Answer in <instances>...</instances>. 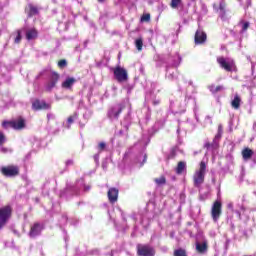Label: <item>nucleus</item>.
Returning <instances> with one entry per match:
<instances>
[{"label": "nucleus", "mask_w": 256, "mask_h": 256, "mask_svg": "<svg viewBox=\"0 0 256 256\" xmlns=\"http://www.w3.org/2000/svg\"><path fill=\"white\" fill-rule=\"evenodd\" d=\"M227 209H230L231 211H233V203L227 204Z\"/></svg>", "instance_id": "obj_36"}, {"label": "nucleus", "mask_w": 256, "mask_h": 256, "mask_svg": "<svg viewBox=\"0 0 256 256\" xmlns=\"http://www.w3.org/2000/svg\"><path fill=\"white\" fill-rule=\"evenodd\" d=\"M218 130L221 131V126L218 127Z\"/></svg>", "instance_id": "obj_40"}, {"label": "nucleus", "mask_w": 256, "mask_h": 256, "mask_svg": "<svg viewBox=\"0 0 256 256\" xmlns=\"http://www.w3.org/2000/svg\"><path fill=\"white\" fill-rule=\"evenodd\" d=\"M249 22H244L242 25V33H245V31H247V29H249Z\"/></svg>", "instance_id": "obj_31"}, {"label": "nucleus", "mask_w": 256, "mask_h": 256, "mask_svg": "<svg viewBox=\"0 0 256 256\" xmlns=\"http://www.w3.org/2000/svg\"><path fill=\"white\" fill-rule=\"evenodd\" d=\"M231 107L233 109H239V107H241V97L238 94L234 96V99L231 102Z\"/></svg>", "instance_id": "obj_20"}, {"label": "nucleus", "mask_w": 256, "mask_h": 256, "mask_svg": "<svg viewBox=\"0 0 256 256\" xmlns=\"http://www.w3.org/2000/svg\"><path fill=\"white\" fill-rule=\"evenodd\" d=\"M51 106L50 104H48L45 101H41L39 99H36L33 103H32V109L34 111H41L43 109H50Z\"/></svg>", "instance_id": "obj_10"}, {"label": "nucleus", "mask_w": 256, "mask_h": 256, "mask_svg": "<svg viewBox=\"0 0 256 256\" xmlns=\"http://www.w3.org/2000/svg\"><path fill=\"white\" fill-rule=\"evenodd\" d=\"M75 83H77V80L73 77H68L66 78V80L62 83V88L63 89H71V87H73V85H75Z\"/></svg>", "instance_id": "obj_17"}, {"label": "nucleus", "mask_w": 256, "mask_h": 256, "mask_svg": "<svg viewBox=\"0 0 256 256\" xmlns=\"http://www.w3.org/2000/svg\"><path fill=\"white\" fill-rule=\"evenodd\" d=\"M242 157L245 161H248V159H251V157H253V150H251L250 148H245L244 150H242Z\"/></svg>", "instance_id": "obj_21"}, {"label": "nucleus", "mask_w": 256, "mask_h": 256, "mask_svg": "<svg viewBox=\"0 0 256 256\" xmlns=\"http://www.w3.org/2000/svg\"><path fill=\"white\" fill-rule=\"evenodd\" d=\"M41 231H43V225H41L39 222H36L31 226L29 235L30 237H37V235H41Z\"/></svg>", "instance_id": "obj_13"}, {"label": "nucleus", "mask_w": 256, "mask_h": 256, "mask_svg": "<svg viewBox=\"0 0 256 256\" xmlns=\"http://www.w3.org/2000/svg\"><path fill=\"white\" fill-rule=\"evenodd\" d=\"M207 41V33L203 32V30H197L194 36L195 45H203Z\"/></svg>", "instance_id": "obj_8"}, {"label": "nucleus", "mask_w": 256, "mask_h": 256, "mask_svg": "<svg viewBox=\"0 0 256 256\" xmlns=\"http://www.w3.org/2000/svg\"><path fill=\"white\" fill-rule=\"evenodd\" d=\"M125 109V106L119 105L118 109L117 108H111L108 112V117L110 119H119V115L123 113V110Z\"/></svg>", "instance_id": "obj_12"}, {"label": "nucleus", "mask_w": 256, "mask_h": 256, "mask_svg": "<svg viewBox=\"0 0 256 256\" xmlns=\"http://www.w3.org/2000/svg\"><path fill=\"white\" fill-rule=\"evenodd\" d=\"M99 3H105L107 0H97Z\"/></svg>", "instance_id": "obj_38"}, {"label": "nucleus", "mask_w": 256, "mask_h": 256, "mask_svg": "<svg viewBox=\"0 0 256 256\" xmlns=\"http://www.w3.org/2000/svg\"><path fill=\"white\" fill-rule=\"evenodd\" d=\"M204 147L205 149H211V147H213V144H211L210 142H206Z\"/></svg>", "instance_id": "obj_33"}, {"label": "nucleus", "mask_w": 256, "mask_h": 256, "mask_svg": "<svg viewBox=\"0 0 256 256\" xmlns=\"http://www.w3.org/2000/svg\"><path fill=\"white\" fill-rule=\"evenodd\" d=\"M13 125H14L13 120H11V121L5 120V121L2 122V127H3L4 129H9V127H10L11 129H13Z\"/></svg>", "instance_id": "obj_24"}, {"label": "nucleus", "mask_w": 256, "mask_h": 256, "mask_svg": "<svg viewBox=\"0 0 256 256\" xmlns=\"http://www.w3.org/2000/svg\"><path fill=\"white\" fill-rule=\"evenodd\" d=\"M159 103H160L159 100H157L153 102V105H159Z\"/></svg>", "instance_id": "obj_37"}, {"label": "nucleus", "mask_w": 256, "mask_h": 256, "mask_svg": "<svg viewBox=\"0 0 256 256\" xmlns=\"http://www.w3.org/2000/svg\"><path fill=\"white\" fill-rule=\"evenodd\" d=\"M0 173L4 177H18V175L21 173V170L17 165H7L1 168Z\"/></svg>", "instance_id": "obj_4"}, {"label": "nucleus", "mask_w": 256, "mask_h": 256, "mask_svg": "<svg viewBox=\"0 0 256 256\" xmlns=\"http://www.w3.org/2000/svg\"><path fill=\"white\" fill-rule=\"evenodd\" d=\"M21 39H23L22 36H21V30H17V36H16L14 42L16 44H19V43H21Z\"/></svg>", "instance_id": "obj_29"}, {"label": "nucleus", "mask_w": 256, "mask_h": 256, "mask_svg": "<svg viewBox=\"0 0 256 256\" xmlns=\"http://www.w3.org/2000/svg\"><path fill=\"white\" fill-rule=\"evenodd\" d=\"M222 214H223V203H221V201L219 200L214 201L211 208L212 221H214V223H217V221L221 219Z\"/></svg>", "instance_id": "obj_3"}, {"label": "nucleus", "mask_w": 256, "mask_h": 256, "mask_svg": "<svg viewBox=\"0 0 256 256\" xmlns=\"http://www.w3.org/2000/svg\"><path fill=\"white\" fill-rule=\"evenodd\" d=\"M154 182L158 185H165V183H167V179L165 176H161L160 178H155Z\"/></svg>", "instance_id": "obj_26"}, {"label": "nucleus", "mask_w": 256, "mask_h": 256, "mask_svg": "<svg viewBox=\"0 0 256 256\" xmlns=\"http://www.w3.org/2000/svg\"><path fill=\"white\" fill-rule=\"evenodd\" d=\"M140 21H141L142 23H149V21H151V14H149V13L143 14V15L141 16Z\"/></svg>", "instance_id": "obj_25"}, {"label": "nucleus", "mask_w": 256, "mask_h": 256, "mask_svg": "<svg viewBox=\"0 0 256 256\" xmlns=\"http://www.w3.org/2000/svg\"><path fill=\"white\" fill-rule=\"evenodd\" d=\"M13 216V207L6 205L0 208V229H3L7 225V221Z\"/></svg>", "instance_id": "obj_2"}, {"label": "nucleus", "mask_w": 256, "mask_h": 256, "mask_svg": "<svg viewBox=\"0 0 256 256\" xmlns=\"http://www.w3.org/2000/svg\"><path fill=\"white\" fill-rule=\"evenodd\" d=\"M0 35H1V30H0Z\"/></svg>", "instance_id": "obj_42"}, {"label": "nucleus", "mask_w": 256, "mask_h": 256, "mask_svg": "<svg viewBox=\"0 0 256 256\" xmlns=\"http://www.w3.org/2000/svg\"><path fill=\"white\" fill-rule=\"evenodd\" d=\"M147 161V155H144V163Z\"/></svg>", "instance_id": "obj_39"}, {"label": "nucleus", "mask_w": 256, "mask_h": 256, "mask_svg": "<svg viewBox=\"0 0 256 256\" xmlns=\"http://www.w3.org/2000/svg\"><path fill=\"white\" fill-rule=\"evenodd\" d=\"M205 173H207V164L205 161H201L199 169L193 175L194 187H201L205 183Z\"/></svg>", "instance_id": "obj_1"}, {"label": "nucleus", "mask_w": 256, "mask_h": 256, "mask_svg": "<svg viewBox=\"0 0 256 256\" xmlns=\"http://www.w3.org/2000/svg\"><path fill=\"white\" fill-rule=\"evenodd\" d=\"M106 147H107V144H105V142H100V143L98 144V149H99L100 153L103 152V151H105V148H106Z\"/></svg>", "instance_id": "obj_30"}, {"label": "nucleus", "mask_w": 256, "mask_h": 256, "mask_svg": "<svg viewBox=\"0 0 256 256\" xmlns=\"http://www.w3.org/2000/svg\"><path fill=\"white\" fill-rule=\"evenodd\" d=\"M67 121H68L69 125H71V124H73V122L75 120H74L73 116H70V117H68Z\"/></svg>", "instance_id": "obj_34"}, {"label": "nucleus", "mask_w": 256, "mask_h": 256, "mask_svg": "<svg viewBox=\"0 0 256 256\" xmlns=\"http://www.w3.org/2000/svg\"><path fill=\"white\" fill-rule=\"evenodd\" d=\"M114 79L118 81V83H124V81L129 80V74L127 70L121 66H117L113 69Z\"/></svg>", "instance_id": "obj_6"}, {"label": "nucleus", "mask_w": 256, "mask_h": 256, "mask_svg": "<svg viewBox=\"0 0 256 256\" xmlns=\"http://www.w3.org/2000/svg\"><path fill=\"white\" fill-rule=\"evenodd\" d=\"M217 63L220 65L224 71H227L228 73H231L233 71V66H231V63L227 62L225 57L220 56L217 58Z\"/></svg>", "instance_id": "obj_11"}, {"label": "nucleus", "mask_w": 256, "mask_h": 256, "mask_svg": "<svg viewBox=\"0 0 256 256\" xmlns=\"http://www.w3.org/2000/svg\"><path fill=\"white\" fill-rule=\"evenodd\" d=\"M137 255L138 256H155V248L149 244H137Z\"/></svg>", "instance_id": "obj_5"}, {"label": "nucleus", "mask_w": 256, "mask_h": 256, "mask_svg": "<svg viewBox=\"0 0 256 256\" xmlns=\"http://www.w3.org/2000/svg\"><path fill=\"white\" fill-rule=\"evenodd\" d=\"M135 46L138 51H143V39L142 38L136 39Z\"/></svg>", "instance_id": "obj_23"}, {"label": "nucleus", "mask_w": 256, "mask_h": 256, "mask_svg": "<svg viewBox=\"0 0 256 256\" xmlns=\"http://www.w3.org/2000/svg\"><path fill=\"white\" fill-rule=\"evenodd\" d=\"M13 122V129L15 131H21L26 127L25 120L23 119V117H19L17 120H13Z\"/></svg>", "instance_id": "obj_15"}, {"label": "nucleus", "mask_w": 256, "mask_h": 256, "mask_svg": "<svg viewBox=\"0 0 256 256\" xmlns=\"http://www.w3.org/2000/svg\"><path fill=\"white\" fill-rule=\"evenodd\" d=\"M219 9L220 11H225V4H220Z\"/></svg>", "instance_id": "obj_35"}, {"label": "nucleus", "mask_w": 256, "mask_h": 256, "mask_svg": "<svg viewBox=\"0 0 256 256\" xmlns=\"http://www.w3.org/2000/svg\"><path fill=\"white\" fill-rule=\"evenodd\" d=\"M25 13L28 15V17H35V15H39V8L30 3L25 8Z\"/></svg>", "instance_id": "obj_14"}, {"label": "nucleus", "mask_w": 256, "mask_h": 256, "mask_svg": "<svg viewBox=\"0 0 256 256\" xmlns=\"http://www.w3.org/2000/svg\"><path fill=\"white\" fill-rule=\"evenodd\" d=\"M238 217L241 219V214H238Z\"/></svg>", "instance_id": "obj_41"}, {"label": "nucleus", "mask_w": 256, "mask_h": 256, "mask_svg": "<svg viewBox=\"0 0 256 256\" xmlns=\"http://www.w3.org/2000/svg\"><path fill=\"white\" fill-rule=\"evenodd\" d=\"M5 143V134L0 131V146Z\"/></svg>", "instance_id": "obj_32"}, {"label": "nucleus", "mask_w": 256, "mask_h": 256, "mask_svg": "<svg viewBox=\"0 0 256 256\" xmlns=\"http://www.w3.org/2000/svg\"><path fill=\"white\" fill-rule=\"evenodd\" d=\"M59 79H61V75L58 72H52L49 76L48 82L46 83V91L50 93L53 91L55 87H57V83H59Z\"/></svg>", "instance_id": "obj_7"}, {"label": "nucleus", "mask_w": 256, "mask_h": 256, "mask_svg": "<svg viewBox=\"0 0 256 256\" xmlns=\"http://www.w3.org/2000/svg\"><path fill=\"white\" fill-rule=\"evenodd\" d=\"M180 5H183L182 0H171V2H170V7L172 9H177L178 7H180Z\"/></svg>", "instance_id": "obj_22"}, {"label": "nucleus", "mask_w": 256, "mask_h": 256, "mask_svg": "<svg viewBox=\"0 0 256 256\" xmlns=\"http://www.w3.org/2000/svg\"><path fill=\"white\" fill-rule=\"evenodd\" d=\"M39 37V32L35 28L28 29L26 31V39L27 41H33Z\"/></svg>", "instance_id": "obj_16"}, {"label": "nucleus", "mask_w": 256, "mask_h": 256, "mask_svg": "<svg viewBox=\"0 0 256 256\" xmlns=\"http://www.w3.org/2000/svg\"><path fill=\"white\" fill-rule=\"evenodd\" d=\"M107 195H108L109 203H111L113 205V204L117 203V201L119 199V189L110 188L107 192Z\"/></svg>", "instance_id": "obj_9"}, {"label": "nucleus", "mask_w": 256, "mask_h": 256, "mask_svg": "<svg viewBox=\"0 0 256 256\" xmlns=\"http://www.w3.org/2000/svg\"><path fill=\"white\" fill-rule=\"evenodd\" d=\"M210 91H211V93H219V91H223V86L211 85Z\"/></svg>", "instance_id": "obj_27"}, {"label": "nucleus", "mask_w": 256, "mask_h": 256, "mask_svg": "<svg viewBox=\"0 0 256 256\" xmlns=\"http://www.w3.org/2000/svg\"><path fill=\"white\" fill-rule=\"evenodd\" d=\"M187 169V163L180 161L175 169L177 175H182V173Z\"/></svg>", "instance_id": "obj_19"}, {"label": "nucleus", "mask_w": 256, "mask_h": 256, "mask_svg": "<svg viewBox=\"0 0 256 256\" xmlns=\"http://www.w3.org/2000/svg\"><path fill=\"white\" fill-rule=\"evenodd\" d=\"M209 249V245L207 242L203 243H196V251L203 255L204 253H207V250Z\"/></svg>", "instance_id": "obj_18"}, {"label": "nucleus", "mask_w": 256, "mask_h": 256, "mask_svg": "<svg viewBox=\"0 0 256 256\" xmlns=\"http://www.w3.org/2000/svg\"><path fill=\"white\" fill-rule=\"evenodd\" d=\"M58 67L59 69H65V67H67V60L62 59L58 62Z\"/></svg>", "instance_id": "obj_28"}]
</instances>
